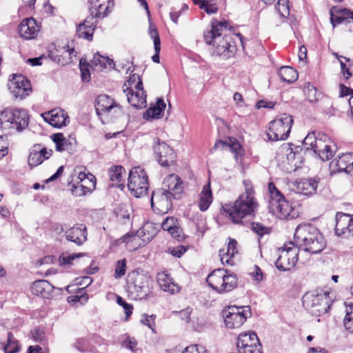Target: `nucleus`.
<instances>
[{"label": "nucleus", "instance_id": "nucleus-1", "mask_svg": "<svg viewBox=\"0 0 353 353\" xmlns=\"http://www.w3.org/2000/svg\"><path fill=\"white\" fill-rule=\"evenodd\" d=\"M243 184L245 188V192L241 194L234 203L223 205V211L235 223H240L244 217L254 216L258 206L252 185L246 181H243Z\"/></svg>", "mask_w": 353, "mask_h": 353}, {"label": "nucleus", "instance_id": "nucleus-2", "mask_svg": "<svg viewBox=\"0 0 353 353\" xmlns=\"http://www.w3.org/2000/svg\"><path fill=\"white\" fill-rule=\"evenodd\" d=\"M294 243L299 251L312 254L321 253L326 247V241L322 234L310 224L297 226L294 233Z\"/></svg>", "mask_w": 353, "mask_h": 353}, {"label": "nucleus", "instance_id": "nucleus-3", "mask_svg": "<svg viewBox=\"0 0 353 353\" xmlns=\"http://www.w3.org/2000/svg\"><path fill=\"white\" fill-rule=\"evenodd\" d=\"M227 27L228 23L225 21L214 20L211 22V29L205 32L203 34L205 43L214 46L212 54L223 56L225 59L232 56L235 48V46L230 43V37H221L223 30Z\"/></svg>", "mask_w": 353, "mask_h": 353}, {"label": "nucleus", "instance_id": "nucleus-4", "mask_svg": "<svg viewBox=\"0 0 353 353\" xmlns=\"http://www.w3.org/2000/svg\"><path fill=\"white\" fill-rule=\"evenodd\" d=\"M27 110L19 108H6L0 112V125L3 129H14L21 132L28 125Z\"/></svg>", "mask_w": 353, "mask_h": 353}, {"label": "nucleus", "instance_id": "nucleus-5", "mask_svg": "<svg viewBox=\"0 0 353 353\" xmlns=\"http://www.w3.org/2000/svg\"><path fill=\"white\" fill-rule=\"evenodd\" d=\"M209 286L219 294L232 291L237 285V278L234 274H228L224 269H216L207 278Z\"/></svg>", "mask_w": 353, "mask_h": 353}, {"label": "nucleus", "instance_id": "nucleus-6", "mask_svg": "<svg viewBox=\"0 0 353 353\" xmlns=\"http://www.w3.org/2000/svg\"><path fill=\"white\" fill-rule=\"evenodd\" d=\"M303 305L315 316L325 314L330 308L329 292L317 290L312 292L306 293L303 296Z\"/></svg>", "mask_w": 353, "mask_h": 353}, {"label": "nucleus", "instance_id": "nucleus-7", "mask_svg": "<svg viewBox=\"0 0 353 353\" xmlns=\"http://www.w3.org/2000/svg\"><path fill=\"white\" fill-rule=\"evenodd\" d=\"M292 123V116L281 114L279 118L270 123L269 131L267 133L268 139L274 141L285 140L289 137Z\"/></svg>", "mask_w": 353, "mask_h": 353}, {"label": "nucleus", "instance_id": "nucleus-8", "mask_svg": "<svg viewBox=\"0 0 353 353\" xmlns=\"http://www.w3.org/2000/svg\"><path fill=\"white\" fill-rule=\"evenodd\" d=\"M128 187L136 197H141L147 194L149 184L148 175L141 167H135L130 170L128 176Z\"/></svg>", "mask_w": 353, "mask_h": 353}, {"label": "nucleus", "instance_id": "nucleus-9", "mask_svg": "<svg viewBox=\"0 0 353 353\" xmlns=\"http://www.w3.org/2000/svg\"><path fill=\"white\" fill-rule=\"evenodd\" d=\"M222 313L225 326L230 329L240 327L246 319L251 316L249 306H229L228 309L223 310Z\"/></svg>", "mask_w": 353, "mask_h": 353}, {"label": "nucleus", "instance_id": "nucleus-10", "mask_svg": "<svg viewBox=\"0 0 353 353\" xmlns=\"http://www.w3.org/2000/svg\"><path fill=\"white\" fill-rule=\"evenodd\" d=\"M279 251V256L275 265L279 270L287 271L296 265L298 261L299 250L295 246L294 243H285Z\"/></svg>", "mask_w": 353, "mask_h": 353}, {"label": "nucleus", "instance_id": "nucleus-11", "mask_svg": "<svg viewBox=\"0 0 353 353\" xmlns=\"http://www.w3.org/2000/svg\"><path fill=\"white\" fill-rule=\"evenodd\" d=\"M168 191L166 188H159L152 192L151 205L157 213L166 214L172 209L173 195Z\"/></svg>", "mask_w": 353, "mask_h": 353}, {"label": "nucleus", "instance_id": "nucleus-12", "mask_svg": "<svg viewBox=\"0 0 353 353\" xmlns=\"http://www.w3.org/2000/svg\"><path fill=\"white\" fill-rule=\"evenodd\" d=\"M153 150L159 163L167 167L176 160V154L174 150L164 141H161L159 138L154 141Z\"/></svg>", "mask_w": 353, "mask_h": 353}, {"label": "nucleus", "instance_id": "nucleus-13", "mask_svg": "<svg viewBox=\"0 0 353 353\" xmlns=\"http://www.w3.org/2000/svg\"><path fill=\"white\" fill-rule=\"evenodd\" d=\"M335 234L339 236H353V215L343 212L336 214Z\"/></svg>", "mask_w": 353, "mask_h": 353}, {"label": "nucleus", "instance_id": "nucleus-14", "mask_svg": "<svg viewBox=\"0 0 353 353\" xmlns=\"http://www.w3.org/2000/svg\"><path fill=\"white\" fill-rule=\"evenodd\" d=\"M9 89L13 97L24 99L32 91L30 81L23 75H14L9 83Z\"/></svg>", "mask_w": 353, "mask_h": 353}, {"label": "nucleus", "instance_id": "nucleus-15", "mask_svg": "<svg viewBox=\"0 0 353 353\" xmlns=\"http://www.w3.org/2000/svg\"><path fill=\"white\" fill-rule=\"evenodd\" d=\"M126 97L131 105L137 108H142L146 105V94L143 90L142 81L135 85V89L126 88L124 90Z\"/></svg>", "mask_w": 353, "mask_h": 353}, {"label": "nucleus", "instance_id": "nucleus-16", "mask_svg": "<svg viewBox=\"0 0 353 353\" xmlns=\"http://www.w3.org/2000/svg\"><path fill=\"white\" fill-rule=\"evenodd\" d=\"M353 169V153L348 152L338 156V158L330 163V171L331 174L338 172H345L350 173Z\"/></svg>", "mask_w": 353, "mask_h": 353}, {"label": "nucleus", "instance_id": "nucleus-17", "mask_svg": "<svg viewBox=\"0 0 353 353\" xmlns=\"http://www.w3.org/2000/svg\"><path fill=\"white\" fill-rule=\"evenodd\" d=\"M271 206L274 212L279 219H293L298 216L296 210H295L284 196L271 202Z\"/></svg>", "mask_w": 353, "mask_h": 353}, {"label": "nucleus", "instance_id": "nucleus-18", "mask_svg": "<svg viewBox=\"0 0 353 353\" xmlns=\"http://www.w3.org/2000/svg\"><path fill=\"white\" fill-rule=\"evenodd\" d=\"M95 181L96 179L92 174L80 172L77 177V186H74L73 193L81 196L87 192H91L95 188Z\"/></svg>", "mask_w": 353, "mask_h": 353}, {"label": "nucleus", "instance_id": "nucleus-19", "mask_svg": "<svg viewBox=\"0 0 353 353\" xmlns=\"http://www.w3.org/2000/svg\"><path fill=\"white\" fill-rule=\"evenodd\" d=\"M39 32V26L33 17L23 19L18 27V32L20 37L25 39L35 38Z\"/></svg>", "mask_w": 353, "mask_h": 353}, {"label": "nucleus", "instance_id": "nucleus-20", "mask_svg": "<svg viewBox=\"0 0 353 353\" xmlns=\"http://www.w3.org/2000/svg\"><path fill=\"white\" fill-rule=\"evenodd\" d=\"M162 188H166V190H168V192L173 195V199H179L181 198L184 187L181 178L174 174H172L165 177Z\"/></svg>", "mask_w": 353, "mask_h": 353}, {"label": "nucleus", "instance_id": "nucleus-21", "mask_svg": "<svg viewBox=\"0 0 353 353\" xmlns=\"http://www.w3.org/2000/svg\"><path fill=\"white\" fill-rule=\"evenodd\" d=\"M43 118L49 124L54 128H60L67 125L70 119L67 113L61 108H55L45 114Z\"/></svg>", "mask_w": 353, "mask_h": 353}, {"label": "nucleus", "instance_id": "nucleus-22", "mask_svg": "<svg viewBox=\"0 0 353 353\" xmlns=\"http://www.w3.org/2000/svg\"><path fill=\"white\" fill-rule=\"evenodd\" d=\"M96 26L97 21L93 17L88 16L77 26L76 34L79 38L92 41Z\"/></svg>", "mask_w": 353, "mask_h": 353}, {"label": "nucleus", "instance_id": "nucleus-23", "mask_svg": "<svg viewBox=\"0 0 353 353\" xmlns=\"http://www.w3.org/2000/svg\"><path fill=\"white\" fill-rule=\"evenodd\" d=\"M87 228L85 225H76L68 229L65 232L68 241L74 243L77 245H81L87 240Z\"/></svg>", "mask_w": 353, "mask_h": 353}, {"label": "nucleus", "instance_id": "nucleus-24", "mask_svg": "<svg viewBox=\"0 0 353 353\" xmlns=\"http://www.w3.org/2000/svg\"><path fill=\"white\" fill-rule=\"evenodd\" d=\"M149 279L137 274L133 283V289L139 299H147L150 293Z\"/></svg>", "mask_w": 353, "mask_h": 353}, {"label": "nucleus", "instance_id": "nucleus-25", "mask_svg": "<svg viewBox=\"0 0 353 353\" xmlns=\"http://www.w3.org/2000/svg\"><path fill=\"white\" fill-rule=\"evenodd\" d=\"M54 289V287L46 280L36 281L31 286V291L34 294L43 298H48Z\"/></svg>", "mask_w": 353, "mask_h": 353}, {"label": "nucleus", "instance_id": "nucleus-26", "mask_svg": "<svg viewBox=\"0 0 353 353\" xmlns=\"http://www.w3.org/2000/svg\"><path fill=\"white\" fill-rule=\"evenodd\" d=\"M157 282L161 289L170 294L179 292V288L176 284L172 278L165 272L157 274Z\"/></svg>", "mask_w": 353, "mask_h": 353}, {"label": "nucleus", "instance_id": "nucleus-27", "mask_svg": "<svg viewBox=\"0 0 353 353\" xmlns=\"http://www.w3.org/2000/svg\"><path fill=\"white\" fill-rule=\"evenodd\" d=\"M285 150L287 159L290 163H292L295 167H299L303 161L301 154L303 148L301 146L290 145L283 148Z\"/></svg>", "mask_w": 353, "mask_h": 353}, {"label": "nucleus", "instance_id": "nucleus-28", "mask_svg": "<svg viewBox=\"0 0 353 353\" xmlns=\"http://www.w3.org/2000/svg\"><path fill=\"white\" fill-rule=\"evenodd\" d=\"M116 107L117 105L114 99L106 94H101L97 99L95 109L98 114L102 112H109Z\"/></svg>", "mask_w": 353, "mask_h": 353}, {"label": "nucleus", "instance_id": "nucleus-29", "mask_svg": "<svg viewBox=\"0 0 353 353\" xmlns=\"http://www.w3.org/2000/svg\"><path fill=\"white\" fill-rule=\"evenodd\" d=\"M318 182L316 179H310L299 183L296 187L297 193L305 196L312 195L316 192Z\"/></svg>", "mask_w": 353, "mask_h": 353}, {"label": "nucleus", "instance_id": "nucleus-30", "mask_svg": "<svg viewBox=\"0 0 353 353\" xmlns=\"http://www.w3.org/2000/svg\"><path fill=\"white\" fill-rule=\"evenodd\" d=\"M165 107L166 104L164 101L159 98L154 106L150 107L146 110L143 117L147 120L150 119H159L163 116Z\"/></svg>", "mask_w": 353, "mask_h": 353}, {"label": "nucleus", "instance_id": "nucleus-31", "mask_svg": "<svg viewBox=\"0 0 353 353\" xmlns=\"http://www.w3.org/2000/svg\"><path fill=\"white\" fill-rule=\"evenodd\" d=\"M212 202V194L210 189V184L205 185L201 192L199 206L201 211H205L208 209Z\"/></svg>", "mask_w": 353, "mask_h": 353}, {"label": "nucleus", "instance_id": "nucleus-32", "mask_svg": "<svg viewBox=\"0 0 353 353\" xmlns=\"http://www.w3.org/2000/svg\"><path fill=\"white\" fill-rule=\"evenodd\" d=\"M254 344L260 345L259 339L254 332H245L239 335L237 347Z\"/></svg>", "mask_w": 353, "mask_h": 353}, {"label": "nucleus", "instance_id": "nucleus-33", "mask_svg": "<svg viewBox=\"0 0 353 353\" xmlns=\"http://www.w3.org/2000/svg\"><path fill=\"white\" fill-rule=\"evenodd\" d=\"M282 81L291 83L298 79V72L296 70L290 66L281 67L279 72Z\"/></svg>", "mask_w": 353, "mask_h": 353}, {"label": "nucleus", "instance_id": "nucleus-34", "mask_svg": "<svg viewBox=\"0 0 353 353\" xmlns=\"http://www.w3.org/2000/svg\"><path fill=\"white\" fill-rule=\"evenodd\" d=\"M112 6L113 2L105 3L104 6L103 4L97 5V7L90 8V14L89 17H93L94 19L95 18H104L107 17L111 11L110 8Z\"/></svg>", "mask_w": 353, "mask_h": 353}, {"label": "nucleus", "instance_id": "nucleus-35", "mask_svg": "<svg viewBox=\"0 0 353 353\" xmlns=\"http://www.w3.org/2000/svg\"><path fill=\"white\" fill-rule=\"evenodd\" d=\"M139 235L143 237L144 241H150L157 234V230L152 223H146L143 228L138 231Z\"/></svg>", "mask_w": 353, "mask_h": 353}, {"label": "nucleus", "instance_id": "nucleus-36", "mask_svg": "<svg viewBox=\"0 0 353 353\" xmlns=\"http://www.w3.org/2000/svg\"><path fill=\"white\" fill-rule=\"evenodd\" d=\"M125 169L121 165H114L109 170L110 180L114 183L112 185H117L123 180V174Z\"/></svg>", "mask_w": 353, "mask_h": 353}, {"label": "nucleus", "instance_id": "nucleus-37", "mask_svg": "<svg viewBox=\"0 0 353 353\" xmlns=\"http://www.w3.org/2000/svg\"><path fill=\"white\" fill-rule=\"evenodd\" d=\"M114 214L120 222L125 223L130 220V208L125 204H121L114 209Z\"/></svg>", "mask_w": 353, "mask_h": 353}, {"label": "nucleus", "instance_id": "nucleus-38", "mask_svg": "<svg viewBox=\"0 0 353 353\" xmlns=\"http://www.w3.org/2000/svg\"><path fill=\"white\" fill-rule=\"evenodd\" d=\"M52 139L56 145V150L63 152L67 150L70 143L64 137L62 133H56L52 135Z\"/></svg>", "mask_w": 353, "mask_h": 353}, {"label": "nucleus", "instance_id": "nucleus-39", "mask_svg": "<svg viewBox=\"0 0 353 353\" xmlns=\"http://www.w3.org/2000/svg\"><path fill=\"white\" fill-rule=\"evenodd\" d=\"M330 141H331L326 134L319 133V138L317 139L316 143L314 144V147L312 150L319 157L323 150L325 149V147H327V145Z\"/></svg>", "mask_w": 353, "mask_h": 353}, {"label": "nucleus", "instance_id": "nucleus-40", "mask_svg": "<svg viewBox=\"0 0 353 353\" xmlns=\"http://www.w3.org/2000/svg\"><path fill=\"white\" fill-rule=\"evenodd\" d=\"M346 12H352V11H350L347 9H343L340 12L339 14H334L332 11H330V21L333 27H335L336 25L343 23L348 19H352L351 16H347Z\"/></svg>", "mask_w": 353, "mask_h": 353}, {"label": "nucleus", "instance_id": "nucleus-41", "mask_svg": "<svg viewBox=\"0 0 353 353\" xmlns=\"http://www.w3.org/2000/svg\"><path fill=\"white\" fill-rule=\"evenodd\" d=\"M20 348L11 332L8 333L7 344L4 347L5 353H17Z\"/></svg>", "mask_w": 353, "mask_h": 353}, {"label": "nucleus", "instance_id": "nucleus-42", "mask_svg": "<svg viewBox=\"0 0 353 353\" xmlns=\"http://www.w3.org/2000/svg\"><path fill=\"white\" fill-rule=\"evenodd\" d=\"M337 145L332 141L329 142L327 147L323 150L319 158L322 161H328L332 159L337 151Z\"/></svg>", "mask_w": 353, "mask_h": 353}, {"label": "nucleus", "instance_id": "nucleus-43", "mask_svg": "<svg viewBox=\"0 0 353 353\" xmlns=\"http://www.w3.org/2000/svg\"><path fill=\"white\" fill-rule=\"evenodd\" d=\"M43 161V157L40 150H32L28 157V164L30 167H36Z\"/></svg>", "mask_w": 353, "mask_h": 353}, {"label": "nucleus", "instance_id": "nucleus-44", "mask_svg": "<svg viewBox=\"0 0 353 353\" xmlns=\"http://www.w3.org/2000/svg\"><path fill=\"white\" fill-rule=\"evenodd\" d=\"M276 9L282 17H288L290 14L289 1L279 0L276 5Z\"/></svg>", "mask_w": 353, "mask_h": 353}, {"label": "nucleus", "instance_id": "nucleus-45", "mask_svg": "<svg viewBox=\"0 0 353 353\" xmlns=\"http://www.w3.org/2000/svg\"><path fill=\"white\" fill-rule=\"evenodd\" d=\"M92 62L96 65H99L100 66L103 67V68H106L108 65L110 67H111L112 65H114L112 59H110L107 57L101 56L98 53L94 54V56L93 57Z\"/></svg>", "mask_w": 353, "mask_h": 353}, {"label": "nucleus", "instance_id": "nucleus-46", "mask_svg": "<svg viewBox=\"0 0 353 353\" xmlns=\"http://www.w3.org/2000/svg\"><path fill=\"white\" fill-rule=\"evenodd\" d=\"M318 138L319 134L316 136L315 132H312L309 133L303 141L305 150H312L314 147V144L316 143Z\"/></svg>", "mask_w": 353, "mask_h": 353}, {"label": "nucleus", "instance_id": "nucleus-47", "mask_svg": "<svg viewBox=\"0 0 353 353\" xmlns=\"http://www.w3.org/2000/svg\"><path fill=\"white\" fill-rule=\"evenodd\" d=\"M305 94L310 102L316 101L319 95L317 93L316 88L310 83H308L305 87Z\"/></svg>", "mask_w": 353, "mask_h": 353}, {"label": "nucleus", "instance_id": "nucleus-48", "mask_svg": "<svg viewBox=\"0 0 353 353\" xmlns=\"http://www.w3.org/2000/svg\"><path fill=\"white\" fill-rule=\"evenodd\" d=\"M343 323L345 329L353 332V305L347 309Z\"/></svg>", "mask_w": 353, "mask_h": 353}, {"label": "nucleus", "instance_id": "nucleus-49", "mask_svg": "<svg viewBox=\"0 0 353 353\" xmlns=\"http://www.w3.org/2000/svg\"><path fill=\"white\" fill-rule=\"evenodd\" d=\"M239 353H262L261 344H254L237 347Z\"/></svg>", "mask_w": 353, "mask_h": 353}, {"label": "nucleus", "instance_id": "nucleus-50", "mask_svg": "<svg viewBox=\"0 0 353 353\" xmlns=\"http://www.w3.org/2000/svg\"><path fill=\"white\" fill-rule=\"evenodd\" d=\"M117 303L123 308L125 313V320L127 321L132 313V305L128 303L122 297L119 296H117Z\"/></svg>", "mask_w": 353, "mask_h": 353}, {"label": "nucleus", "instance_id": "nucleus-51", "mask_svg": "<svg viewBox=\"0 0 353 353\" xmlns=\"http://www.w3.org/2000/svg\"><path fill=\"white\" fill-rule=\"evenodd\" d=\"M150 37L153 39L154 41V51L157 52H160L161 50V40L157 32V28H152V26L150 27Z\"/></svg>", "mask_w": 353, "mask_h": 353}, {"label": "nucleus", "instance_id": "nucleus-52", "mask_svg": "<svg viewBox=\"0 0 353 353\" xmlns=\"http://www.w3.org/2000/svg\"><path fill=\"white\" fill-rule=\"evenodd\" d=\"M177 225H179L178 220L173 216H170L164 219L162 222L161 227L163 230L169 232Z\"/></svg>", "mask_w": 353, "mask_h": 353}, {"label": "nucleus", "instance_id": "nucleus-53", "mask_svg": "<svg viewBox=\"0 0 353 353\" xmlns=\"http://www.w3.org/2000/svg\"><path fill=\"white\" fill-rule=\"evenodd\" d=\"M126 260L122 259L117 262L114 276L116 278H121L125 274Z\"/></svg>", "mask_w": 353, "mask_h": 353}, {"label": "nucleus", "instance_id": "nucleus-54", "mask_svg": "<svg viewBox=\"0 0 353 353\" xmlns=\"http://www.w3.org/2000/svg\"><path fill=\"white\" fill-rule=\"evenodd\" d=\"M155 318L156 316L154 314L152 315H147L146 314H143L141 316V322L148 326L153 332H154V326H155Z\"/></svg>", "mask_w": 353, "mask_h": 353}, {"label": "nucleus", "instance_id": "nucleus-55", "mask_svg": "<svg viewBox=\"0 0 353 353\" xmlns=\"http://www.w3.org/2000/svg\"><path fill=\"white\" fill-rule=\"evenodd\" d=\"M268 188L271 196V202H274V201L280 199V197L283 196L273 183H269Z\"/></svg>", "mask_w": 353, "mask_h": 353}, {"label": "nucleus", "instance_id": "nucleus-56", "mask_svg": "<svg viewBox=\"0 0 353 353\" xmlns=\"http://www.w3.org/2000/svg\"><path fill=\"white\" fill-rule=\"evenodd\" d=\"M199 1L201 2L200 8L208 14H214L218 11V8L215 4H209L202 0H199Z\"/></svg>", "mask_w": 353, "mask_h": 353}, {"label": "nucleus", "instance_id": "nucleus-57", "mask_svg": "<svg viewBox=\"0 0 353 353\" xmlns=\"http://www.w3.org/2000/svg\"><path fill=\"white\" fill-rule=\"evenodd\" d=\"M168 232L174 239H176L179 241H181L183 239L184 234L181 228L179 225H176L174 228H172V230L169 231Z\"/></svg>", "mask_w": 353, "mask_h": 353}, {"label": "nucleus", "instance_id": "nucleus-58", "mask_svg": "<svg viewBox=\"0 0 353 353\" xmlns=\"http://www.w3.org/2000/svg\"><path fill=\"white\" fill-rule=\"evenodd\" d=\"M181 353H206V350L203 347L192 345L186 347Z\"/></svg>", "mask_w": 353, "mask_h": 353}, {"label": "nucleus", "instance_id": "nucleus-59", "mask_svg": "<svg viewBox=\"0 0 353 353\" xmlns=\"http://www.w3.org/2000/svg\"><path fill=\"white\" fill-rule=\"evenodd\" d=\"M139 81H142L141 77L137 74H132L124 85L128 88H133L134 90L135 85Z\"/></svg>", "mask_w": 353, "mask_h": 353}, {"label": "nucleus", "instance_id": "nucleus-60", "mask_svg": "<svg viewBox=\"0 0 353 353\" xmlns=\"http://www.w3.org/2000/svg\"><path fill=\"white\" fill-rule=\"evenodd\" d=\"M236 241L234 239H230V241L227 246V250L225 251V252L233 258L235 254L237 253V249H236Z\"/></svg>", "mask_w": 353, "mask_h": 353}, {"label": "nucleus", "instance_id": "nucleus-61", "mask_svg": "<svg viewBox=\"0 0 353 353\" xmlns=\"http://www.w3.org/2000/svg\"><path fill=\"white\" fill-rule=\"evenodd\" d=\"M219 256H220L221 261L223 264H224V265L226 264V265H232L234 264V262H233V260H232V257H231L230 256L228 255L225 252V250L224 249H222V250H219Z\"/></svg>", "mask_w": 353, "mask_h": 353}, {"label": "nucleus", "instance_id": "nucleus-62", "mask_svg": "<svg viewBox=\"0 0 353 353\" xmlns=\"http://www.w3.org/2000/svg\"><path fill=\"white\" fill-rule=\"evenodd\" d=\"M191 312L192 309L190 307H187L185 310H181L180 312H174V314H179V317L186 322L190 321Z\"/></svg>", "mask_w": 353, "mask_h": 353}, {"label": "nucleus", "instance_id": "nucleus-63", "mask_svg": "<svg viewBox=\"0 0 353 353\" xmlns=\"http://www.w3.org/2000/svg\"><path fill=\"white\" fill-rule=\"evenodd\" d=\"M77 285H84L85 287L89 286L92 283V279L88 276L77 278L75 279Z\"/></svg>", "mask_w": 353, "mask_h": 353}, {"label": "nucleus", "instance_id": "nucleus-64", "mask_svg": "<svg viewBox=\"0 0 353 353\" xmlns=\"http://www.w3.org/2000/svg\"><path fill=\"white\" fill-rule=\"evenodd\" d=\"M252 229L254 232L258 234L259 236H263L266 232L267 230V228L265 227L258 223H253Z\"/></svg>", "mask_w": 353, "mask_h": 353}]
</instances>
